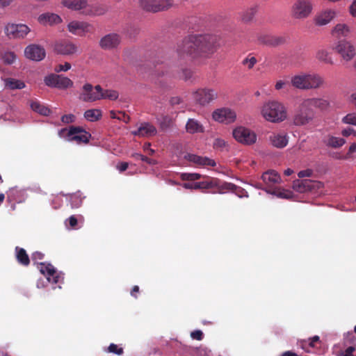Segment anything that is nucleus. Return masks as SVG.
Returning <instances> with one entry per match:
<instances>
[{
  "mask_svg": "<svg viewBox=\"0 0 356 356\" xmlns=\"http://www.w3.org/2000/svg\"><path fill=\"white\" fill-rule=\"evenodd\" d=\"M239 197H248V192L241 187L236 186V188L232 191Z\"/></svg>",
  "mask_w": 356,
  "mask_h": 356,
  "instance_id": "864d4df0",
  "label": "nucleus"
},
{
  "mask_svg": "<svg viewBox=\"0 0 356 356\" xmlns=\"http://www.w3.org/2000/svg\"><path fill=\"white\" fill-rule=\"evenodd\" d=\"M120 36L117 33H109L104 36L99 41V46L103 49L116 48L120 43Z\"/></svg>",
  "mask_w": 356,
  "mask_h": 356,
  "instance_id": "aec40b11",
  "label": "nucleus"
},
{
  "mask_svg": "<svg viewBox=\"0 0 356 356\" xmlns=\"http://www.w3.org/2000/svg\"><path fill=\"white\" fill-rule=\"evenodd\" d=\"M350 33V27L345 24L336 25L332 31V35L336 38L347 37Z\"/></svg>",
  "mask_w": 356,
  "mask_h": 356,
  "instance_id": "72a5a7b5",
  "label": "nucleus"
},
{
  "mask_svg": "<svg viewBox=\"0 0 356 356\" xmlns=\"http://www.w3.org/2000/svg\"><path fill=\"white\" fill-rule=\"evenodd\" d=\"M2 58L5 63L10 65L15 62V60L16 59V56L13 52L9 51V52H6L3 55Z\"/></svg>",
  "mask_w": 356,
  "mask_h": 356,
  "instance_id": "09e8293b",
  "label": "nucleus"
},
{
  "mask_svg": "<svg viewBox=\"0 0 356 356\" xmlns=\"http://www.w3.org/2000/svg\"><path fill=\"white\" fill-rule=\"evenodd\" d=\"M44 83L51 88L65 90L73 86V81L61 74H51L44 79Z\"/></svg>",
  "mask_w": 356,
  "mask_h": 356,
  "instance_id": "9d476101",
  "label": "nucleus"
},
{
  "mask_svg": "<svg viewBox=\"0 0 356 356\" xmlns=\"http://www.w3.org/2000/svg\"><path fill=\"white\" fill-rule=\"evenodd\" d=\"M349 11L352 16H356V0H354L352 4L350 6Z\"/></svg>",
  "mask_w": 356,
  "mask_h": 356,
  "instance_id": "69168bd1",
  "label": "nucleus"
},
{
  "mask_svg": "<svg viewBox=\"0 0 356 356\" xmlns=\"http://www.w3.org/2000/svg\"><path fill=\"white\" fill-rule=\"evenodd\" d=\"M312 173H313L312 170L307 169V170L300 171L298 174V176L300 178L309 177L312 175Z\"/></svg>",
  "mask_w": 356,
  "mask_h": 356,
  "instance_id": "13d9d810",
  "label": "nucleus"
},
{
  "mask_svg": "<svg viewBox=\"0 0 356 356\" xmlns=\"http://www.w3.org/2000/svg\"><path fill=\"white\" fill-rule=\"evenodd\" d=\"M305 106H309L310 108H317L320 111H325L329 106L327 100L323 98H307L305 99Z\"/></svg>",
  "mask_w": 356,
  "mask_h": 356,
  "instance_id": "393cba45",
  "label": "nucleus"
},
{
  "mask_svg": "<svg viewBox=\"0 0 356 356\" xmlns=\"http://www.w3.org/2000/svg\"><path fill=\"white\" fill-rule=\"evenodd\" d=\"M63 3L68 8L75 10H85L87 8V0H63Z\"/></svg>",
  "mask_w": 356,
  "mask_h": 356,
  "instance_id": "c756f323",
  "label": "nucleus"
},
{
  "mask_svg": "<svg viewBox=\"0 0 356 356\" xmlns=\"http://www.w3.org/2000/svg\"><path fill=\"white\" fill-rule=\"evenodd\" d=\"M355 351V348L353 346H349L343 353L344 356H354L353 353Z\"/></svg>",
  "mask_w": 356,
  "mask_h": 356,
  "instance_id": "774afa93",
  "label": "nucleus"
},
{
  "mask_svg": "<svg viewBox=\"0 0 356 356\" xmlns=\"http://www.w3.org/2000/svg\"><path fill=\"white\" fill-rule=\"evenodd\" d=\"M102 117V111L99 109H89L84 113V118L90 122L99 120Z\"/></svg>",
  "mask_w": 356,
  "mask_h": 356,
  "instance_id": "58836bf2",
  "label": "nucleus"
},
{
  "mask_svg": "<svg viewBox=\"0 0 356 356\" xmlns=\"http://www.w3.org/2000/svg\"><path fill=\"white\" fill-rule=\"evenodd\" d=\"M40 273L47 277L49 282L57 284L63 279L62 276L58 274L56 268L51 264L40 263L39 267Z\"/></svg>",
  "mask_w": 356,
  "mask_h": 356,
  "instance_id": "f3484780",
  "label": "nucleus"
},
{
  "mask_svg": "<svg viewBox=\"0 0 356 356\" xmlns=\"http://www.w3.org/2000/svg\"><path fill=\"white\" fill-rule=\"evenodd\" d=\"M269 141L270 144L277 148H284L288 144V136L286 134L283 133H273L269 136Z\"/></svg>",
  "mask_w": 356,
  "mask_h": 356,
  "instance_id": "a878e982",
  "label": "nucleus"
},
{
  "mask_svg": "<svg viewBox=\"0 0 356 356\" xmlns=\"http://www.w3.org/2000/svg\"><path fill=\"white\" fill-rule=\"evenodd\" d=\"M140 7L147 12L167 10L173 6V0H139Z\"/></svg>",
  "mask_w": 356,
  "mask_h": 356,
  "instance_id": "423d86ee",
  "label": "nucleus"
},
{
  "mask_svg": "<svg viewBox=\"0 0 356 356\" xmlns=\"http://www.w3.org/2000/svg\"><path fill=\"white\" fill-rule=\"evenodd\" d=\"M156 133V128L149 123H143L136 131H134L131 134L134 136L140 137H149L155 135Z\"/></svg>",
  "mask_w": 356,
  "mask_h": 356,
  "instance_id": "bb28decb",
  "label": "nucleus"
},
{
  "mask_svg": "<svg viewBox=\"0 0 356 356\" xmlns=\"http://www.w3.org/2000/svg\"><path fill=\"white\" fill-rule=\"evenodd\" d=\"M257 13L256 8H250L243 13L241 19L245 23H249L252 21Z\"/></svg>",
  "mask_w": 356,
  "mask_h": 356,
  "instance_id": "c03bdc74",
  "label": "nucleus"
},
{
  "mask_svg": "<svg viewBox=\"0 0 356 356\" xmlns=\"http://www.w3.org/2000/svg\"><path fill=\"white\" fill-rule=\"evenodd\" d=\"M197 185H198V182H195V183L186 182L182 184V186L186 189L197 190V189H199V187H196V186H197Z\"/></svg>",
  "mask_w": 356,
  "mask_h": 356,
  "instance_id": "bf43d9fd",
  "label": "nucleus"
},
{
  "mask_svg": "<svg viewBox=\"0 0 356 356\" xmlns=\"http://www.w3.org/2000/svg\"><path fill=\"white\" fill-rule=\"evenodd\" d=\"M335 17V12L333 10H327L319 15L316 19L317 25L323 26L327 24Z\"/></svg>",
  "mask_w": 356,
  "mask_h": 356,
  "instance_id": "c85d7f7f",
  "label": "nucleus"
},
{
  "mask_svg": "<svg viewBox=\"0 0 356 356\" xmlns=\"http://www.w3.org/2000/svg\"><path fill=\"white\" fill-rule=\"evenodd\" d=\"M202 175L199 173L184 172L180 175V178L183 181H195L200 179Z\"/></svg>",
  "mask_w": 356,
  "mask_h": 356,
  "instance_id": "49530a36",
  "label": "nucleus"
},
{
  "mask_svg": "<svg viewBox=\"0 0 356 356\" xmlns=\"http://www.w3.org/2000/svg\"><path fill=\"white\" fill-rule=\"evenodd\" d=\"M332 49L346 61L351 60L356 55L355 45L350 41L346 40H339Z\"/></svg>",
  "mask_w": 356,
  "mask_h": 356,
  "instance_id": "6e6552de",
  "label": "nucleus"
},
{
  "mask_svg": "<svg viewBox=\"0 0 356 356\" xmlns=\"http://www.w3.org/2000/svg\"><path fill=\"white\" fill-rule=\"evenodd\" d=\"M225 145H226L225 141L220 138L216 139L214 141V143H213V147L215 148H222V147H225Z\"/></svg>",
  "mask_w": 356,
  "mask_h": 356,
  "instance_id": "680f3d73",
  "label": "nucleus"
},
{
  "mask_svg": "<svg viewBox=\"0 0 356 356\" xmlns=\"http://www.w3.org/2000/svg\"><path fill=\"white\" fill-rule=\"evenodd\" d=\"M102 87L97 85L95 88L90 84L86 83L83 87V92L81 94L80 98L84 102H95L101 99Z\"/></svg>",
  "mask_w": 356,
  "mask_h": 356,
  "instance_id": "4468645a",
  "label": "nucleus"
},
{
  "mask_svg": "<svg viewBox=\"0 0 356 356\" xmlns=\"http://www.w3.org/2000/svg\"><path fill=\"white\" fill-rule=\"evenodd\" d=\"M318 184V182L311 179H298L293 181V188L298 193H306L317 188Z\"/></svg>",
  "mask_w": 356,
  "mask_h": 356,
  "instance_id": "412c9836",
  "label": "nucleus"
},
{
  "mask_svg": "<svg viewBox=\"0 0 356 356\" xmlns=\"http://www.w3.org/2000/svg\"><path fill=\"white\" fill-rule=\"evenodd\" d=\"M129 167V163L127 162H120L119 163L116 168L120 172L125 171Z\"/></svg>",
  "mask_w": 356,
  "mask_h": 356,
  "instance_id": "e2e57ef3",
  "label": "nucleus"
},
{
  "mask_svg": "<svg viewBox=\"0 0 356 356\" xmlns=\"http://www.w3.org/2000/svg\"><path fill=\"white\" fill-rule=\"evenodd\" d=\"M184 159L197 165L211 167L216 165V163L214 160L207 156H201L193 154H186L184 156Z\"/></svg>",
  "mask_w": 356,
  "mask_h": 356,
  "instance_id": "4be33fe9",
  "label": "nucleus"
},
{
  "mask_svg": "<svg viewBox=\"0 0 356 356\" xmlns=\"http://www.w3.org/2000/svg\"><path fill=\"white\" fill-rule=\"evenodd\" d=\"M213 119L219 122L229 124L233 122L236 118L234 111L227 108L216 109L213 112Z\"/></svg>",
  "mask_w": 356,
  "mask_h": 356,
  "instance_id": "2eb2a0df",
  "label": "nucleus"
},
{
  "mask_svg": "<svg viewBox=\"0 0 356 356\" xmlns=\"http://www.w3.org/2000/svg\"><path fill=\"white\" fill-rule=\"evenodd\" d=\"M192 76V72L190 70H183L180 78L184 80L189 79Z\"/></svg>",
  "mask_w": 356,
  "mask_h": 356,
  "instance_id": "052dcab7",
  "label": "nucleus"
},
{
  "mask_svg": "<svg viewBox=\"0 0 356 356\" xmlns=\"http://www.w3.org/2000/svg\"><path fill=\"white\" fill-rule=\"evenodd\" d=\"M305 100L300 104L293 115V123L296 126H305L313 121L315 113L309 106H305Z\"/></svg>",
  "mask_w": 356,
  "mask_h": 356,
  "instance_id": "39448f33",
  "label": "nucleus"
},
{
  "mask_svg": "<svg viewBox=\"0 0 356 356\" xmlns=\"http://www.w3.org/2000/svg\"><path fill=\"white\" fill-rule=\"evenodd\" d=\"M312 10L310 0H298L293 6V15L298 19L307 17Z\"/></svg>",
  "mask_w": 356,
  "mask_h": 356,
  "instance_id": "ddd939ff",
  "label": "nucleus"
},
{
  "mask_svg": "<svg viewBox=\"0 0 356 356\" xmlns=\"http://www.w3.org/2000/svg\"><path fill=\"white\" fill-rule=\"evenodd\" d=\"M15 253L16 259L19 264L24 266H27L29 265V257L24 248L17 246L15 248Z\"/></svg>",
  "mask_w": 356,
  "mask_h": 356,
  "instance_id": "f704fd0d",
  "label": "nucleus"
},
{
  "mask_svg": "<svg viewBox=\"0 0 356 356\" xmlns=\"http://www.w3.org/2000/svg\"><path fill=\"white\" fill-rule=\"evenodd\" d=\"M261 179L267 186H271L278 183L280 177L275 170H269L262 175Z\"/></svg>",
  "mask_w": 356,
  "mask_h": 356,
  "instance_id": "7c9ffc66",
  "label": "nucleus"
},
{
  "mask_svg": "<svg viewBox=\"0 0 356 356\" xmlns=\"http://www.w3.org/2000/svg\"><path fill=\"white\" fill-rule=\"evenodd\" d=\"M75 116L72 114L64 115L61 118V121L63 123L69 124L74 121Z\"/></svg>",
  "mask_w": 356,
  "mask_h": 356,
  "instance_id": "6e6d98bb",
  "label": "nucleus"
},
{
  "mask_svg": "<svg viewBox=\"0 0 356 356\" xmlns=\"http://www.w3.org/2000/svg\"><path fill=\"white\" fill-rule=\"evenodd\" d=\"M257 40L260 44L273 47L284 44L285 42V39L282 37H277L268 34L259 35Z\"/></svg>",
  "mask_w": 356,
  "mask_h": 356,
  "instance_id": "b1692460",
  "label": "nucleus"
},
{
  "mask_svg": "<svg viewBox=\"0 0 356 356\" xmlns=\"http://www.w3.org/2000/svg\"><path fill=\"white\" fill-rule=\"evenodd\" d=\"M234 138L240 143L250 145L256 143V134L244 127H238L233 130Z\"/></svg>",
  "mask_w": 356,
  "mask_h": 356,
  "instance_id": "9b49d317",
  "label": "nucleus"
},
{
  "mask_svg": "<svg viewBox=\"0 0 356 356\" xmlns=\"http://www.w3.org/2000/svg\"><path fill=\"white\" fill-rule=\"evenodd\" d=\"M45 55L44 49L38 44H29L24 49V56L31 60L40 61L44 58Z\"/></svg>",
  "mask_w": 356,
  "mask_h": 356,
  "instance_id": "dca6fc26",
  "label": "nucleus"
},
{
  "mask_svg": "<svg viewBox=\"0 0 356 356\" xmlns=\"http://www.w3.org/2000/svg\"><path fill=\"white\" fill-rule=\"evenodd\" d=\"M194 38L198 55L213 54L220 45V37L217 35L199 34L194 35Z\"/></svg>",
  "mask_w": 356,
  "mask_h": 356,
  "instance_id": "7ed1b4c3",
  "label": "nucleus"
},
{
  "mask_svg": "<svg viewBox=\"0 0 356 356\" xmlns=\"http://www.w3.org/2000/svg\"><path fill=\"white\" fill-rule=\"evenodd\" d=\"M101 99H108L109 100H115L118 98V92L114 90H105L102 88Z\"/></svg>",
  "mask_w": 356,
  "mask_h": 356,
  "instance_id": "a18cd8bd",
  "label": "nucleus"
},
{
  "mask_svg": "<svg viewBox=\"0 0 356 356\" xmlns=\"http://www.w3.org/2000/svg\"><path fill=\"white\" fill-rule=\"evenodd\" d=\"M31 108L35 112L44 116H48L51 113V111L48 107L38 101L32 102L31 104Z\"/></svg>",
  "mask_w": 356,
  "mask_h": 356,
  "instance_id": "4c0bfd02",
  "label": "nucleus"
},
{
  "mask_svg": "<svg viewBox=\"0 0 356 356\" xmlns=\"http://www.w3.org/2000/svg\"><path fill=\"white\" fill-rule=\"evenodd\" d=\"M108 351L109 353H112L116 354L118 355H121L123 353L122 348H119L115 343H111L109 345V346L108 347Z\"/></svg>",
  "mask_w": 356,
  "mask_h": 356,
  "instance_id": "3c124183",
  "label": "nucleus"
},
{
  "mask_svg": "<svg viewBox=\"0 0 356 356\" xmlns=\"http://www.w3.org/2000/svg\"><path fill=\"white\" fill-rule=\"evenodd\" d=\"M68 30L70 33L77 35H83L86 33L92 32V26L87 22L73 21L69 23Z\"/></svg>",
  "mask_w": 356,
  "mask_h": 356,
  "instance_id": "6ab92c4d",
  "label": "nucleus"
},
{
  "mask_svg": "<svg viewBox=\"0 0 356 356\" xmlns=\"http://www.w3.org/2000/svg\"><path fill=\"white\" fill-rule=\"evenodd\" d=\"M70 68H71V64L70 63L66 62V63H65L64 65H61V64L58 65L55 67L54 70L56 72H60L62 71L66 72V71L69 70Z\"/></svg>",
  "mask_w": 356,
  "mask_h": 356,
  "instance_id": "5fc2aeb1",
  "label": "nucleus"
},
{
  "mask_svg": "<svg viewBox=\"0 0 356 356\" xmlns=\"http://www.w3.org/2000/svg\"><path fill=\"white\" fill-rule=\"evenodd\" d=\"M323 78L317 73H300L293 76L291 83L299 90H307L317 89L324 84Z\"/></svg>",
  "mask_w": 356,
  "mask_h": 356,
  "instance_id": "f257e3e1",
  "label": "nucleus"
},
{
  "mask_svg": "<svg viewBox=\"0 0 356 356\" xmlns=\"http://www.w3.org/2000/svg\"><path fill=\"white\" fill-rule=\"evenodd\" d=\"M44 258V254L40 252H35L33 254H32V259L33 261H36V260H41Z\"/></svg>",
  "mask_w": 356,
  "mask_h": 356,
  "instance_id": "338daca9",
  "label": "nucleus"
},
{
  "mask_svg": "<svg viewBox=\"0 0 356 356\" xmlns=\"http://www.w3.org/2000/svg\"><path fill=\"white\" fill-rule=\"evenodd\" d=\"M6 87L11 89H22L25 87V83L19 80H17L13 78H8L5 80Z\"/></svg>",
  "mask_w": 356,
  "mask_h": 356,
  "instance_id": "ea45409f",
  "label": "nucleus"
},
{
  "mask_svg": "<svg viewBox=\"0 0 356 356\" xmlns=\"http://www.w3.org/2000/svg\"><path fill=\"white\" fill-rule=\"evenodd\" d=\"M217 179L208 177L206 180L202 181H199L198 185L196 187H199V189H210L214 188L216 186H217Z\"/></svg>",
  "mask_w": 356,
  "mask_h": 356,
  "instance_id": "37998d69",
  "label": "nucleus"
},
{
  "mask_svg": "<svg viewBox=\"0 0 356 356\" xmlns=\"http://www.w3.org/2000/svg\"><path fill=\"white\" fill-rule=\"evenodd\" d=\"M257 60L255 57L248 56L243 60L242 64L248 67V69H252L257 63Z\"/></svg>",
  "mask_w": 356,
  "mask_h": 356,
  "instance_id": "8fccbe9b",
  "label": "nucleus"
},
{
  "mask_svg": "<svg viewBox=\"0 0 356 356\" xmlns=\"http://www.w3.org/2000/svg\"><path fill=\"white\" fill-rule=\"evenodd\" d=\"M40 273L47 277L49 282L57 284L63 279L62 276L58 274L56 268L51 264L40 263L39 267Z\"/></svg>",
  "mask_w": 356,
  "mask_h": 356,
  "instance_id": "a211bd4d",
  "label": "nucleus"
},
{
  "mask_svg": "<svg viewBox=\"0 0 356 356\" xmlns=\"http://www.w3.org/2000/svg\"><path fill=\"white\" fill-rule=\"evenodd\" d=\"M342 122L356 126V113H348L342 119Z\"/></svg>",
  "mask_w": 356,
  "mask_h": 356,
  "instance_id": "de8ad7c7",
  "label": "nucleus"
},
{
  "mask_svg": "<svg viewBox=\"0 0 356 356\" xmlns=\"http://www.w3.org/2000/svg\"><path fill=\"white\" fill-rule=\"evenodd\" d=\"M77 49L76 45L68 40L60 41L55 45L56 52L63 55L73 54L77 51Z\"/></svg>",
  "mask_w": 356,
  "mask_h": 356,
  "instance_id": "5701e85b",
  "label": "nucleus"
},
{
  "mask_svg": "<svg viewBox=\"0 0 356 356\" xmlns=\"http://www.w3.org/2000/svg\"><path fill=\"white\" fill-rule=\"evenodd\" d=\"M341 134L345 137H348L351 134H354L355 136V131L353 128L348 127L347 129H343L341 131Z\"/></svg>",
  "mask_w": 356,
  "mask_h": 356,
  "instance_id": "0e129e2a",
  "label": "nucleus"
},
{
  "mask_svg": "<svg viewBox=\"0 0 356 356\" xmlns=\"http://www.w3.org/2000/svg\"><path fill=\"white\" fill-rule=\"evenodd\" d=\"M261 112L262 116L267 121L274 123L282 122L287 117L285 106L277 101H271L264 104Z\"/></svg>",
  "mask_w": 356,
  "mask_h": 356,
  "instance_id": "f03ea898",
  "label": "nucleus"
},
{
  "mask_svg": "<svg viewBox=\"0 0 356 356\" xmlns=\"http://www.w3.org/2000/svg\"><path fill=\"white\" fill-rule=\"evenodd\" d=\"M58 136L67 141H75L78 144L89 143L91 134L80 127L72 126L69 129H61L58 131Z\"/></svg>",
  "mask_w": 356,
  "mask_h": 356,
  "instance_id": "20e7f679",
  "label": "nucleus"
},
{
  "mask_svg": "<svg viewBox=\"0 0 356 356\" xmlns=\"http://www.w3.org/2000/svg\"><path fill=\"white\" fill-rule=\"evenodd\" d=\"M71 207L72 208H78L82 203L81 199L76 195H73L70 198Z\"/></svg>",
  "mask_w": 356,
  "mask_h": 356,
  "instance_id": "603ef678",
  "label": "nucleus"
},
{
  "mask_svg": "<svg viewBox=\"0 0 356 356\" xmlns=\"http://www.w3.org/2000/svg\"><path fill=\"white\" fill-rule=\"evenodd\" d=\"M217 186L214 187L218 190L219 193H224L229 191H234L236 188V185L232 183L223 182L221 183L220 181L217 179Z\"/></svg>",
  "mask_w": 356,
  "mask_h": 356,
  "instance_id": "79ce46f5",
  "label": "nucleus"
},
{
  "mask_svg": "<svg viewBox=\"0 0 356 356\" xmlns=\"http://www.w3.org/2000/svg\"><path fill=\"white\" fill-rule=\"evenodd\" d=\"M194 40V35H192L185 38L181 43L178 44L177 51L180 57L195 58L198 56Z\"/></svg>",
  "mask_w": 356,
  "mask_h": 356,
  "instance_id": "1a4fd4ad",
  "label": "nucleus"
},
{
  "mask_svg": "<svg viewBox=\"0 0 356 356\" xmlns=\"http://www.w3.org/2000/svg\"><path fill=\"white\" fill-rule=\"evenodd\" d=\"M316 58L320 62L325 64L333 65V59L330 56V54L324 49H318L316 52Z\"/></svg>",
  "mask_w": 356,
  "mask_h": 356,
  "instance_id": "c9c22d12",
  "label": "nucleus"
},
{
  "mask_svg": "<svg viewBox=\"0 0 356 356\" xmlns=\"http://www.w3.org/2000/svg\"><path fill=\"white\" fill-rule=\"evenodd\" d=\"M191 337L193 339L201 341L203 339V332L201 330H195L191 333Z\"/></svg>",
  "mask_w": 356,
  "mask_h": 356,
  "instance_id": "4d7b16f0",
  "label": "nucleus"
},
{
  "mask_svg": "<svg viewBox=\"0 0 356 356\" xmlns=\"http://www.w3.org/2000/svg\"><path fill=\"white\" fill-rule=\"evenodd\" d=\"M266 191H267V193L275 195L280 198L291 199L293 197V193L289 190L278 188Z\"/></svg>",
  "mask_w": 356,
  "mask_h": 356,
  "instance_id": "a19ab883",
  "label": "nucleus"
},
{
  "mask_svg": "<svg viewBox=\"0 0 356 356\" xmlns=\"http://www.w3.org/2000/svg\"><path fill=\"white\" fill-rule=\"evenodd\" d=\"M38 21L42 24H53L59 23L61 21V19L58 15L53 13H44L38 17Z\"/></svg>",
  "mask_w": 356,
  "mask_h": 356,
  "instance_id": "2f4dec72",
  "label": "nucleus"
},
{
  "mask_svg": "<svg viewBox=\"0 0 356 356\" xmlns=\"http://www.w3.org/2000/svg\"><path fill=\"white\" fill-rule=\"evenodd\" d=\"M107 11V8L104 6L102 5H93L88 6L85 10H83V13L88 15H102Z\"/></svg>",
  "mask_w": 356,
  "mask_h": 356,
  "instance_id": "473e14b6",
  "label": "nucleus"
},
{
  "mask_svg": "<svg viewBox=\"0 0 356 356\" xmlns=\"http://www.w3.org/2000/svg\"><path fill=\"white\" fill-rule=\"evenodd\" d=\"M186 132L191 134L203 133L204 131L202 124L198 120L193 118L188 120L186 124Z\"/></svg>",
  "mask_w": 356,
  "mask_h": 356,
  "instance_id": "cd10ccee",
  "label": "nucleus"
},
{
  "mask_svg": "<svg viewBox=\"0 0 356 356\" xmlns=\"http://www.w3.org/2000/svg\"><path fill=\"white\" fill-rule=\"evenodd\" d=\"M5 33L9 38L22 39L31 31L30 28L24 24H8L5 26Z\"/></svg>",
  "mask_w": 356,
  "mask_h": 356,
  "instance_id": "f8f14e48",
  "label": "nucleus"
},
{
  "mask_svg": "<svg viewBox=\"0 0 356 356\" xmlns=\"http://www.w3.org/2000/svg\"><path fill=\"white\" fill-rule=\"evenodd\" d=\"M325 143L327 147L336 149L342 147L346 143V140L342 138L329 136Z\"/></svg>",
  "mask_w": 356,
  "mask_h": 356,
  "instance_id": "e433bc0d",
  "label": "nucleus"
},
{
  "mask_svg": "<svg viewBox=\"0 0 356 356\" xmlns=\"http://www.w3.org/2000/svg\"><path fill=\"white\" fill-rule=\"evenodd\" d=\"M218 92L216 90L210 88H202L193 93V97L196 104L204 106L216 99Z\"/></svg>",
  "mask_w": 356,
  "mask_h": 356,
  "instance_id": "0eeeda50",
  "label": "nucleus"
}]
</instances>
